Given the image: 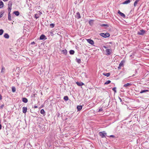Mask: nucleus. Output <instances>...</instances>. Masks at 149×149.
Wrapping results in <instances>:
<instances>
[{
    "mask_svg": "<svg viewBox=\"0 0 149 149\" xmlns=\"http://www.w3.org/2000/svg\"><path fill=\"white\" fill-rule=\"evenodd\" d=\"M76 14V17L77 18V19H79L81 18L80 14L79 12L77 13Z\"/></svg>",
    "mask_w": 149,
    "mask_h": 149,
    "instance_id": "10",
    "label": "nucleus"
},
{
    "mask_svg": "<svg viewBox=\"0 0 149 149\" xmlns=\"http://www.w3.org/2000/svg\"><path fill=\"white\" fill-rule=\"evenodd\" d=\"M76 84L79 86H81L84 84V83L82 82H77L76 83Z\"/></svg>",
    "mask_w": 149,
    "mask_h": 149,
    "instance_id": "14",
    "label": "nucleus"
},
{
    "mask_svg": "<svg viewBox=\"0 0 149 149\" xmlns=\"http://www.w3.org/2000/svg\"><path fill=\"white\" fill-rule=\"evenodd\" d=\"M49 26L51 28H53L55 24L53 23L49 25Z\"/></svg>",
    "mask_w": 149,
    "mask_h": 149,
    "instance_id": "36",
    "label": "nucleus"
},
{
    "mask_svg": "<svg viewBox=\"0 0 149 149\" xmlns=\"http://www.w3.org/2000/svg\"><path fill=\"white\" fill-rule=\"evenodd\" d=\"M27 108L26 107H23L22 112L24 113H25L26 112Z\"/></svg>",
    "mask_w": 149,
    "mask_h": 149,
    "instance_id": "15",
    "label": "nucleus"
},
{
    "mask_svg": "<svg viewBox=\"0 0 149 149\" xmlns=\"http://www.w3.org/2000/svg\"><path fill=\"white\" fill-rule=\"evenodd\" d=\"M82 107L81 105H79L77 107V109L78 111H80L82 109Z\"/></svg>",
    "mask_w": 149,
    "mask_h": 149,
    "instance_id": "12",
    "label": "nucleus"
},
{
    "mask_svg": "<svg viewBox=\"0 0 149 149\" xmlns=\"http://www.w3.org/2000/svg\"><path fill=\"white\" fill-rule=\"evenodd\" d=\"M134 75H134H132V76H133V77Z\"/></svg>",
    "mask_w": 149,
    "mask_h": 149,
    "instance_id": "51",
    "label": "nucleus"
},
{
    "mask_svg": "<svg viewBox=\"0 0 149 149\" xmlns=\"http://www.w3.org/2000/svg\"><path fill=\"white\" fill-rule=\"evenodd\" d=\"M119 99H120V102H121V101H122V100H121V98H120V97H119Z\"/></svg>",
    "mask_w": 149,
    "mask_h": 149,
    "instance_id": "48",
    "label": "nucleus"
},
{
    "mask_svg": "<svg viewBox=\"0 0 149 149\" xmlns=\"http://www.w3.org/2000/svg\"><path fill=\"white\" fill-rule=\"evenodd\" d=\"M10 11H9L8 14V19L9 21L12 20L11 18V15L10 13Z\"/></svg>",
    "mask_w": 149,
    "mask_h": 149,
    "instance_id": "9",
    "label": "nucleus"
},
{
    "mask_svg": "<svg viewBox=\"0 0 149 149\" xmlns=\"http://www.w3.org/2000/svg\"><path fill=\"white\" fill-rule=\"evenodd\" d=\"M4 37L8 39L9 37V36L8 34L6 33L4 35Z\"/></svg>",
    "mask_w": 149,
    "mask_h": 149,
    "instance_id": "22",
    "label": "nucleus"
},
{
    "mask_svg": "<svg viewBox=\"0 0 149 149\" xmlns=\"http://www.w3.org/2000/svg\"><path fill=\"white\" fill-rule=\"evenodd\" d=\"M12 91L13 92H15L16 91V88L15 87H12Z\"/></svg>",
    "mask_w": 149,
    "mask_h": 149,
    "instance_id": "30",
    "label": "nucleus"
},
{
    "mask_svg": "<svg viewBox=\"0 0 149 149\" xmlns=\"http://www.w3.org/2000/svg\"><path fill=\"white\" fill-rule=\"evenodd\" d=\"M38 12L39 14H40V16L42 14V13L40 12V11H39Z\"/></svg>",
    "mask_w": 149,
    "mask_h": 149,
    "instance_id": "41",
    "label": "nucleus"
},
{
    "mask_svg": "<svg viewBox=\"0 0 149 149\" xmlns=\"http://www.w3.org/2000/svg\"><path fill=\"white\" fill-rule=\"evenodd\" d=\"M87 40L88 43L90 44L93 45L94 44V41L90 39H88Z\"/></svg>",
    "mask_w": 149,
    "mask_h": 149,
    "instance_id": "8",
    "label": "nucleus"
},
{
    "mask_svg": "<svg viewBox=\"0 0 149 149\" xmlns=\"http://www.w3.org/2000/svg\"><path fill=\"white\" fill-rule=\"evenodd\" d=\"M103 110V109L102 108H100L98 111V112H101Z\"/></svg>",
    "mask_w": 149,
    "mask_h": 149,
    "instance_id": "39",
    "label": "nucleus"
},
{
    "mask_svg": "<svg viewBox=\"0 0 149 149\" xmlns=\"http://www.w3.org/2000/svg\"><path fill=\"white\" fill-rule=\"evenodd\" d=\"M106 73H103V74L104 75H105H105H106Z\"/></svg>",
    "mask_w": 149,
    "mask_h": 149,
    "instance_id": "49",
    "label": "nucleus"
},
{
    "mask_svg": "<svg viewBox=\"0 0 149 149\" xmlns=\"http://www.w3.org/2000/svg\"><path fill=\"white\" fill-rule=\"evenodd\" d=\"M111 82V81L110 80H108L104 84H109Z\"/></svg>",
    "mask_w": 149,
    "mask_h": 149,
    "instance_id": "35",
    "label": "nucleus"
},
{
    "mask_svg": "<svg viewBox=\"0 0 149 149\" xmlns=\"http://www.w3.org/2000/svg\"><path fill=\"white\" fill-rule=\"evenodd\" d=\"M3 105H2L1 106V107L2 108L3 107Z\"/></svg>",
    "mask_w": 149,
    "mask_h": 149,
    "instance_id": "50",
    "label": "nucleus"
},
{
    "mask_svg": "<svg viewBox=\"0 0 149 149\" xmlns=\"http://www.w3.org/2000/svg\"><path fill=\"white\" fill-rule=\"evenodd\" d=\"M94 20H91L89 21V23L90 25H92L93 24Z\"/></svg>",
    "mask_w": 149,
    "mask_h": 149,
    "instance_id": "27",
    "label": "nucleus"
},
{
    "mask_svg": "<svg viewBox=\"0 0 149 149\" xmlns=\"http://www.w3.org/2000/svg\"><path fill=\"white\" fill-rule=\"evenodd\" d=\"M106 134L107 133L104 131H103L102 132H100L99 133V135L102 138L105 137V135H106Z\"/></svg>",
    "mask_w": 149,
    "mask_h": 149,
    "instance_id": "2",
    "label": "nucleus"
},
{
    "mask_svg": "<svg viewBox=\"0 0 149 149\" xmlns=\"http://www.w3.org/2000/svg\"><path fill=\"white\" fill-rule=\"evenodd\" d=\"M145 31L143 29H141L137 33V34L141 35H143L145 33Z\"/></svg>",
    "mask_w": 149,
    "mask_h": 149,
    "instance_id": "3",
    "label": "nucleus"
},
{
    "mask_svg": "<svg viewBox=\"0 0 149 149\" xmlns=\"http://www.w3.org/2000/svg\"><path fill=\"white\" fill-rule=\"evenodd\" d=\"M63 99L66 101H67L68 100V97L67 96H65L64 97Z\"/></svg>",
    "mask_w": 149,
    "mask_h": 149,
    "instance_id": "33",
    "label": "nucleus"
},
{
    "mask_svg": "<svg viewBox=\"0 0 149 149\" xmlns=\"http://www.w3.org/2000/svg\"><path fill=\"white\" fill-rule=\"evenodd\" d=\"M45 39H46V36L42 34L41 35L40 37V40H43L44 39H45Z\"/></svg>",
    "mask_w": 149,
    "mask_h": 149,
    "instance_id": "11",
    "label": "nucleus"
},
{
    "mask_svg": "<svg viewBox=\"0 0 149 149\" xmlns=\"http://www.w3.org/2000/svg\"><path fill=\"white\" fill-rule=\"evenodd\" d=\"M124 63V61H121L120 63L119 64V66L118 67V69H120L121 68V67L122 66H123V64Z\"/></svg>",
    "mask_w": 149,
    "mask_h": 149,
    "instance_id": "5",
    "label": "nucleus"
},
{
    "mask_svg": "<svg viewBox=\"0 0 149 149\" xmlns=\"http://www.w3.org/2000/svg\"><path fill=\"white\" fill-rule=\"evenodd\" d=\"M40 113L41 114H43L45 113V112L43 109H42L40 111Z\"/></svg>",
    "mask_w": 149,
    "mask_h": 149,
    "instance_id": "32",
    "label": "nucleus"
},
{
    "mask_svg": "<svg viewBox=\"0 0 149 149\" xmlns=\"http://www.w3.org/2000/svg\"><path fill=\"white\" fill-rule=\"evenodd\" d=\"M13 13L17 16H18L19 14V13L18 11H14L13 12Z\"/></svg>",
    "mask_w": 149,
    "mask_h": 149,
    "instance_id": "24",
    "label": "nucleus"
},
{
    "mask_svg": "<svg viewBox=\"0 0 149 149\" xmlns=\"http://www.w3.org/2000/svg\"><path fill=\"white\" fill-rule=\"evenodd\" d=\"M3 31H4L3 29H0V35H1L3 34Z\"/></svg>",
    "mask_w": 149,
    "mask_h": 149,
    "instance_id": "34",
    "label": "nucleus"
},
{
    "mask_svg": "<svg viewBox=\"0 0 149 149\" xmlns=\"http://www.w3.org/2000/svg\"><path fill=\"white\" fill-rule=\"evenodd\" d=\"M149 90H141V91L140 92V93H146Z\"/></svg>",
    "mask_w": 149,
    "mask_h": 149,
    "instance_id": "20",
    "label": "nucleus"
},
{
    "mask_svg": "<svg viewBox=\"0 0 149 149\" xmlns=\"http://www.w3.org/2000/svg\"><path fill=\"white\" fill-rule=\"evenodd\" d=\"M118 13L121 16L123 17L124 18H125V15L123 13L120 12L119 10L118 11Z\"/></svg>",
    "mask_w": 149,
    "mask_h": 149,
    "instance_id": "6",
    "label": "nucleus"
},
{
    "mask_svg": "<svg viewBox=\"0 0 149 149\" xmlns=\"http://www.w3.org/2000/svg\"><path fill=\"white\" fill-rule=\"evenodd\" d=\"M105 74V76H107V77H108L110 75V74L109 73H106Z\"/></svg>",
    "mask_w": 149,
    "mask_h": 149,
    "instance_id": "38",
    "label": "nucleus"
},
{
    "mask_svg": "<svg viewBox=\"0 0 149 149\" xmlns=\"http://www.w3.org/2000/svg\"><path fill=\"white\" fill-rule=\"evenodd\" d=\"M2 99V96L1 94H0V100H1Z\"/></svg>",
    "mask_w": 149,
    "mask_h": 149,
    "instance_id": "42",
    "label": "nucleus"
},
{
    "mask_svg": "<svg viewBox=\"0 0 149 149\" xmlns=\"http://www.w3.org/2000/svg\"><path fill=\"white\" fill-rule=\"evenodd\" d=\"M100 35L103 37L106 38L110 36V34L109 33L107 32L105 33H101L100 34Z\"/></svg>",
    "mask_w": 149,
    "mask_h": 149,
    "instance_id": "1",
    "label": "nucleus"
},
{
    "mask_svg": "<svg viewBox=\"0 0 149 149\" xmlns=\"http://www.w3.org/2000/svg\"><path fill=\"white\" fill-rule=\"evenodd\" d=\"M22 101L24 103H26L28 102V100L26 98H23L22 99Z\"/></svg>",
    "mask_w": 149,
    "mask_h": 149,
    "instance_id": "16",
    "label": "nucleus"
},
{
    "mask_svg": "<svg viewBox=\"0 0 149 149\" xmlns=\"http://www.w3.org/2000/svg\"><path fill=\"white\" fill-rule=\"evenodd\" d=\"M131 0H127L123 3V4H127L130 2Z\"/></svg>",
    "mask_w": 149,
    "mask_h": 149,
    "instance_id": "19",
    "label": "nucleus"
},
{
    "mask_svg": "<svg viewBox=\"0 0 149 149\" xmlns=\"http://www.w3.org/2000/svg\"><path fill=\"white\" fill-rule=\"evenodd\" d=\"M4 13V12L3 11H2L0 13V18L2 17L3 16V15Z\"/></svg>",
    "mask_w": 149,
    "mask_h": 149,
    "instance_id": "31",
    "label": "nucleus"
},
{
    "mask_svg": "<svg viewBox=\"0 0 149 149\" xmlns=\"http://www.w3.org/2000/svg\"><path fill=\"white\" fill-rule=\"evenodd\" d=\"M38 108V107L37 106H34V108Z\"/></svg>",
    "mask_w": 149,
    "mask_h": 149,
    "instance_id": "46",
    "label": "nucleus"
},
{
    "mask_svg": "<svg viewBox=\"0 0 149 149\" xmlns=\"http://www.w3.org/2000/svg\"><path fill=\"white\" fill-rule=\"evenodd\" d=\"M1 127H2V125L1 124H0V130L1 129Z\"/></svg>",
    "mask_w": 149,
    "mask_h": 149,
    "instance_id": "44",
    "label": "nucleus"
},
{
    "mask_svg": "<svg viewBox=\"0 0 149 149\" xmlns=\"http://www.w3.org/2000/svg\"><path fill=\"white\" fill-rule=\"evenodd\" d=\"M45 25L46 26H49V24H45Z\"/></svg>",
    "mask_w": 149,
    "mask_h": 149,
    "instance_id": "47",
    "label": "nucleus"
},
{
    "mask_svg": "<svg viewBox=\"0 0 149 149\" xmlns=\"http://www.w3.org/2000/svg\"><path fill=\"white\" fill-rule=\"evenodd\" d=\"M61 52H62V53L65 54H66L67 52V50L65 49H64L62 50H61Z\"/></svg>",
    "mask_w": 149,
    "mask_h": 149,
    "instance_id": "17",
    "label": "nucleus"
},
{
    "mask_svg": "<svg viewBox=\"0 0 149 149\" xmlns=\"http://www.w3.org/2000/svg\"><path fill=\"white\" fill-rule=\"evenodd\" d=\"M35 42H32L31 43V44H35Z\"/></svg>",
    "mask_w": 149,
    "mask_h": 149,
    "instance_id": "43",
    "label": "nucleus"
},
{
    "mask_svg": "<svg viewBox=\"0 0 149 149\" xmlns=\"http://www.w3.org/2000/svg\"><path fill=\"white\" fill-rule=\"evenodd\" d=\"M70 53V54H73L74 53V51L73 50H70L69 52Z\"/></svg>",
    "mask_w": 149,
    "mask_h": 149,
    "instance_id": "28",
    "label": "nucleus"
},
{
    "mask_svg": "<svg viewBox=\"0 0 149 149\" xmlns=\"http://www.w3.org/2000/svg\"><path fill=\"white\" fill-rule=\"evenodd\" d=\"M131 85V84L130 83H127L125 84L124 85V87H128V86H130Z\"/></svg>",
    "mask_w": 149,
    "mask_h": 149,
    "instance_id": "25",
    "label": "nucleus"
},
{
    "mask_svg": "<svg viewBox=\"0 0 149 149\" xmlns=\"http://www.w3.org/2000/svg\"><path fill=\"white\" fill-rule=\"evenodd\" d=\"M101 26H103L105 27V28H107L109 27V25L107 24H100Z\"/></svg>",
    "mask_w": 149,
    "mask_h": 149,
    "instance_id": "23",
    "label": "nucleus"
},
{
    "mask_svg": "<svg viewBox=\"0 0 149 149\" xmlns=\"http://www.w3.org/2000/svg\"><path fill=\"white\" fill-rule=\"evenodd\" d=\"M12 2L11 1H10L8 2V9H11L12 8Z\"/></svg>",
    "mask_w": 149,
    "mask_h": 149,
    "instance_id": "7",
    "label": "nucleus"
},
{
    "mask_svg": "<svg viewBox=\"0 0 149 149\" xmlns=\"http://www.w3.org/2000/svg\"><path fill=\"white\" fill-rule=\"evenodd\" d=\"M105 51L106 52V55H110L112 52L111 50L109 49H107Z\"/></svg>",
    "mask_w": 149,
    "mask_h": 149,
    "instance_id": "4",
    "label": "nucleus"
},
{
    "mask_svg": "<svg viewBox=\"0 0 149 149\" xmlns=\"http://www.w3.org/2000/svg\"><path fill=\"white\" fill-rule=\"evenodd\" d=\"M103 47L104 48H105V49H106V48H107V47L106 46H103Z\"/></svg>",
    "mask_w": 149,
    "mask_h": 149,
    "instance_id": "45",
    "label": "nucleus"
},
{
    "mask_svg": "<svg viewBox=\"0 0 149 149\" xmlns=\"http://www.w3.org/2000/svg\"><path fill=\"white\" fill-rule=\"evenodd\" d=\"M76 61L79 64L81 63V60L80 59H76Z\"/></svg>",
    "mask_w": 149,
    "mask_h": 149,
    "instance_id": "29",
    "label": "nucleus"
},
{
    "mask_svg": "<svg viewBox=\"0 0 149 149\" xmlns=\"http://www.w3.org/2000/svg\"><path fill=\"white\" fill-rule=\"evenodd\" d=\"M116 87H114L112 88V90L114 91V93H115L116 92Z\"/></svg>",
    "mask_w": 149,
    "mask_h": 149,
    "instance_id": "37",
    "label": "nucleus"
},
{
    "mask_svg": "<svg viewBox=\"0 0 149 149\" xmlns=\"http://www.w3.org/2000/svg\"><path fill=\"white\" fill-rule=\"evenodd\" d=\"M109 136L110 137H112L113 138H114L115 137V136H114V135H110Z\"/></svg>",
    "mask_w": 149,
    "mask_h": 149,
    "instance_id": "40",
    "label": "nucleus"
},
{
    "mask_svg": "<svg viewBox=\"0 0 149 149\" xmlns=\"http://www.w3.org/2000/svg\"><path fill=\"white\" fill-rule=\"evenodd\" d=\"M40 16V14H39L38 12L35 15V17L36 19L38 18Z\"/></svg>",
    "mask_w": 149,
    "mask_h": 149,
    "instance_id": "13",
    "label": "nucleus"
},
{
    "mask_svg": "<svg viewBox=\"0 0 149 149\" xmlns=\"http://www.w3.org/2000/svg\"><path fill=\"white\" fill-rule=\"evenodd\" d=\"M139 1V0H136L135 1L134 4V6H136L137 5Z\"/></svg>",
    "mask_w": 149,
    "mask_h": 149,
    "instance_id": "26",
    "label": "nucleus"
},
{
    "mask_svg": "<svg viewBox=\"0 0 149 149\" xmlns=\"http://www.w3.org/2000/svg\"><path fill=\"white\" fill-rule=\"evenodd\" d=\"M5 68L3 67V66H2V67L1 73H2V74H3L5 72Z\"/></svg>",
    "mask_w": 149,
    "mask_h": 149,
    "instance_id": "18",
    "label": "nucleus"
},
{
    "mask_svg": "<svg viewBox=\"0 0 149 149\" xmlns=\"http://www.w3.org/2000/svg\"><path fill=\"white\" fill-rule=\"evenodd\" d=\"M3 6V2L1 0H0V8H2Z\"/></svg>",
    "mask_w": 149,
    "mask_h": 149,
    "instance_id": "21",
    "label": "nucleus"
}]
</instances>
